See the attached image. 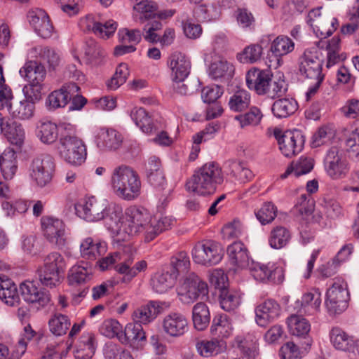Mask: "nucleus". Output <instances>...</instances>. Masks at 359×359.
I'll use <instances>...</instances> for the list:
<instances>
[{
    "instance_id": "45",
    "label": "nucleus",
    "mask_w": 359,
    "mask_h": 359,
    "mask_svg": "<svg viewBox=\"0 0 359 359\" xmlns=\"http://www.w3.org/2000/svg\"><path fill=\"white\" fill-rule=\"evenodd\" d=\"M227 168L229 175L239 183L245 184L254 177L252 172L243 162L229 161L227 162Z\"/></svg>"
},
{
    "instance_id": "48",
    "label": "nucleus",
    "mask_w": 359,
    "mask_h": 359,
    "mask_svg": "<svg viewBox=\"0 0 359 359\" xmlns=\"http://www.w3.org/2000/svg\"><path fill=\"white\" fill-rule=\"evenodd\" d=\"M298 109V104L293 98H282L274 102L272 111L278 118H286L293 114Z\"/></svg>"
},
{
    "instance_id": "55",
    "label": "nucleus",
    "mask_w": 359,
    "mask_h": 359,
    "mask_svg": "<svg viewBox=\"0 0 359 359\" xmlns=\"http://www.w3.org/2000/svg\"><path fill=\"white\" fill-rule=\"evenodd\" d=\"M71 325L68 316L56 313L48 320L50 332L55 336H62L67 333Z\"/></svg>"
},
{
    "instance_id": "62",
    "label": "nucleus",
    "mask_w": 359,
    "mask_h": 359,
    "mask_svg": "<svg viewBox=\"0 0 359 359\" xmlns=\"http://www.w3.org/2000/svg\"><path fill=\"white\" fill-rule=\"evenodd\" d=\"M262 116L261 110L257 107H252L249 111L236 116L235 119L239 121L241 127L243 128L247 126H257L260 123Z\"/></svg>"
},
{
    "instance_id": "28",
    "label": "nucleus",
    "mask_w": 359,
    "mask_h": 359,
    "mask_svg": "<svg viewBox=\"0 0 359 359\" xmlns=\"http://www.w3.org/2000/svg\"><path fill=\"white\" fill-rule=\"evenodd\" d=\"M107 251V245L104 241L88 237L83 239L80 245V253L83 258L95 260L104 255Z\"/></svg>"
},
{
    "instance_id": "8",
    "label": "nucleus",
    "mask_w": 359,
    "mask_h": 359,
    "mask_svg": "<svg viewBox=\"0 0 359 359\" xmlns=\"http://www.w3.org/2000/svg\"><path fill=\"white\" fill-rule=\"evenodd\" d=\"M59 153L67 163L79 166L87 158V148L84 142L76 135H65L60 137Z\"/></svg>"
},
{
    "instance_id": "16",
    "label": "nucleus",
    "mask_w": 359,
    "mask_h": 359,
    "mask_svg": "<svg viewBox=\"0 0 359 359\" xmlns=\"http://www.w3.org/2000/svg\"><path fill=\"white\" fill-rule=\"evenodd\" d=\"M273 134L284 156L290 157L302 150L304 139L299 131L287 130L282 133L280 129L276 128Z\"/></svg>"
},
{
    "instance_id": "1",
    "label": "nucleus",
    "mask_w": 359,
    "mask_h": 359,
    "mask_svg": "<svg viewBox=\"0 0 359 359\" xmlns=\"http://www.w3.org/2000/svg\"><path fill=\"white\" fill-rule=\"evenodd\" d=\"M109 182L113 193L123 201H135L141 194L140 177L129 165L121 164L115 167L111 172Z\"/></svg>"
},
{
    "instance_id": "58",
    "label": "nucleus",
    "mask_w": 359,
    "mask_h": 359,
    "mask_svg": "<svg viewBox=\"0 0 359 359\" xmlns=\"http://www.w3.org/2000/svg\"><path fill=\"white\" fill-rule=\"evenodd\" d=\"M171 272L177 279L180 274L187 273L190 267V260L187 253L181 251L172 256L170 259Z\"/></svg>"
},
{
    "instance_id": "5",
    "label": "nucleus",
    "mask_w": 359,
    "mask_h": 359,
    "mask_svg": "<svg viewBox=\"0 0 359 359\" xmlns=\"http://www.w3.org/2000/svg\"><path fill=\"white\" fill-rule=\"evenodd\" d=\"M151 215L145 208L136 205L127 208L124 212L123 232L131 236L142 234L147 242V231Z\"/></svg>"
},
{
    "instance_id": "44",
    "label": "nucleus",
    "mask_w": 359,
    "mask_h": 359,
    "mask_svg": "<svg viewBox=\"0 0 359 359\" xmlns=\"http://www.w3.org/2000/svg\"><path fill=\"white\" fill-rule=\"evenodd\" d=\"M119 341L126 344L146 341V335L142 326L135 322L127 324L124 330H122Z\"/></svg>"
},
{
    "instance_id": "2",
    "label": "nucleus",
    "mask_w": 359,
    "mask_h": 359,
    "mask_svg": "<svg viewBox=\"0 0 359 359\" xmlns=\"http://www.w3.org/2000/svg\"><path fill=\"white\" fill-rule=\"evenodd\" d=\"M224 181L222 170L218 163L211 161L195 170L187 182V189L200 196H208L215 192Z\"/></svg>"
},
{
    "instance_id": "49",
    "label": "nucleus",
    "mask_w": 359,
    "mask_h": 359,
    "mask_svg": "<svg viewBox=\"0 0 359 359\" xmlns=\"http://www.w3.org/2000/svg\"><path fill=\"white\" fill-rule=\"evenodd\" d=\"M338 26L339 22L337 18L329 15H324L312 29L317 36L326 38L332 35Z\"/></svg>"
},
{
    "instance_id": "12",
    "label": "nucleus",
    "mask_w": 359,
    "mask_h": 359,
    "mask_svg": "<svg viewBox=\"0 0 359 359\" xmlns=\"http://www.w3.org/2000/svg\"><path fill=\"white\" fill-rule=\"evenodd\" d=\"M323 167L327 175L333 180L345 178L349 172V163L341 151L336 147L327 150L323 160Z\"/></svg>"
},
{
    "instance_id": "33",
    "label": "nucleus",
    "mask_w": 359,
    "mask_h": 359,
    "mask_svg": "<svg viewBox=\"0 0 359 359\" xmlns=\"http://www.w3.org/2000/svg\"><path fill=\"white\" fill-rule=\"evenodd\" d=\"M133 8V18L135 21L143 23L145 20L156 15V5L150 0H130Z\"/></svg>"
},
{
    "instance_id": "41",
    "label": "nucleus",
    "mask_w": 359,
    "mask_h": 359,
    "mask_svg": "<svg viewBox=\"0 0 359 359\" xmlns=\"http://www.w3.org/2000/svg\"><path fill=\"white\" fill-rule=\"evenodd\" d=\"M175 224V218L170 216H162L154 219L151 217L149 231H147V243L153 241L163 231L171 229Z\"/></svg>"
},
{
    "instance_id": "20",
    "label": "nucleus",
    "mask_w": 359,
    "mask_h": 359,
    "mask_svg": "<svg viewBox=\"0 0 359 359\" xmlns=\"http://www.w3.org/2000/svg\"><path fill=\"white\" fill-rule=\"evenodd\" d=\"M27 18L30 25L39 36L48 39L53 35L54 27L45 11L40 8L33 9L28 13Z\"/></svg>"
},
{
    "instance_id": "42",
    "label": "nucleus",
    "mask_w": 359,
    "mask_h": 359,
    "mask_svg": "<svg viewBox=\"0 0 359 359\" xmlns=\"http://www.w3.org/2000/svg\"><path fill=\"white\" fill-rule=\"evenodd\" d=\"M175 280L170 273L158 271L151 278L150 285L155 292L163 294L173 287Z\"/></svg>"
},
{
    "instance_id": "22",
    "label": "nucleus",
    "mask_w": 359,
    "mask_h": 359,
    "mask_svg": "<svg viewBox=\"0 0 359 359\" xmlns=\"http://www.w3.org/2000/svg\"><path fill=\"white\" fill-rule=\"evenodd\" d=\"M79 90L80 87L75 83H65L59 90L49 94L46 104L49 109L65 107L71 100V96Z\"/></svg>"
},
{
    "instance_id": "64",
    "label": "nucleus",
    "mask_w": 359,
    "mask_h": 359,
    "mask_svg": "<svg viewBox=\"0 0 359 359\" xmlns=\"http://www.w3.org/2000/svg\"><path fill=\"white\" fill-rule=\"evenodd\" d=\"M104 355L105 359H134L129 351L113 342L106 344Z\"/></svg>"
},
{
    "instance_id": "47",
    "label": "nucleus",
    "mask_w": 359,
    "mask_h": 359,
    "mask_svg": "<svg viewBox=\"0 0 359 359\" xmlns=\"http://www.w3.org/2000/svg\"><path fill=\"white\" fill-rule=\"evenodd\" d=\"M92 269L88 264L73 266L68 273V280L70 285H77L84 283L91 279Z\"/></svg>"
},
{
    "instance_id": "46",
    "label": "nucleus",
    "mask_w": 359,
    "mask_h": 359,
    "mask_svg": "<svg viewBox=\"0 0 359 359\" xmlns=\"http://www.w3.org/2000/svg\"><path fill=\"white\" fill-rule=\"evenodd\" d=\"M34 102L25 97L10 106L9 113L13 118L28 120L34 116Z\"/></svg>"
},
{
    "instance_id": "15",
    "label": "nucleus",
    "mask_w": 359,
    "mask_h": 359,
    "mask_svg": "<svg viewBox=\"0 0 359 359\" xmlns=\"http://www.w3.org/2000/svg\"><path fill=\"white\" fill-rule=\"evenodd\" d=\"M253 278L259 282L281 283L284 280V270L273 263L264 264L252 261L248 266Z\"/></svg>"
},
{
    "instance_id": "27",
    "label": "nucleus",
    "mask_w": 359,
    "mask_h": 359,
    "mask_svg": "<svg viewBox=\"0 0 359 359\" xmlns=\"http://www.w3.org/2000/svg\"><path fill=\"white\" fill-rule=\"evenodd\" d=\"M161 306L158 302L150 301L147 304L137 308L132 314L133 322L147 325L154 321L161 313Z\"/></svg>"
},
{
    "instance_id": "34",
    "label": "nucleus",
    "mask_w": 359,
    "mask_h": 359,
    "mask_svg": "<svg viewBox=\"0 0 359 359\" xmlns=\"http://www.w3.org/2000/svg\"><path fill=\"white\" fill-rule=\"evenodd\" d=\"M227 254L231 263L244 269L250 264L248 250L241 242H234L227 248Z\"/></svg>"
},
{
    "instance_id": "11",
    "label": "nucleus",
    "mask_w": 359,
    "mask_h": 359,
    "mask_svg": "<svg viewBox=\"0 0 359 359\" xmlns=\"http://www.w3.org/2000/svg\"><path fill=\"white\" fill-rule=\"evenodd\" d=\"M192 258L195 263L205 266L217 264L224 256L222 245L212 240L198 242L191 251Z\"/></svg>"
},
{
    "instance_id": "36",
    "label": "nucleus",
    "mask_w": 359,
    "mask_h": 359,
    "mask_svg": "<svg viewBox=\"0 0 359 359\" xmlns=\"http://www.w3.org/2000/svg\"><path fill=\"white\" fill-rule=\"evenodd\" d=\"M233 325L230 318L226 314L217 315L212 320L210 333L215 338H228L233 332Z\"/></svg>"
},
{
    "instance_id": "7",
    "label": "nucleus",
    "mask_w": 359,
    "mask_h": 359,
    "mask_svg": "<svg viewBox=\"0 0 359 359\" xmlns=\"http://www.w3.org/2000/svg\"><path fill=\"white\" fill-rule=\"evenodd\" d=\"M177 294L184 304H191L198 299L208 298V286L198 275L191 273L187 276L177 286Z\"/></svg>"
},
{
    "instance_id": "40",
    "label": "nucleus",
    "mask_w": 359,
    "mask_h": 359,
    "mask_svg": "<svg viewBox=\"0 0 359 359\" xmlns=\"http://www.w3.org/2000/svg\"><path fill=\"white\" fill-rule=\"evenodd\" d=\"M192 321L194 328L198 331H203L208 327L210 313L205 303L198 302L193 306Z\"/></svg>"
},
{
    "instance_id": "18",
    "label": "nucleus",
    "mask_w": 359,
    "mask_h": 359,
    "mask_svg": "<svg viewBox=\"0 0 359 359\" xmlns=\"http://www.w3.org/2000/svg\"><path fill=\"white\" fill-rule=\"evenodd\" d=\"M299 72L310 79H324L322 74V62L316 48L306 49L299 62Z\"/></svg>"
},
{
    "instance_id": "37",
    "label": "nucleus",
    "mask_w": 359,
    "mask_h": 359,
    "mask_svg": "<svg viewBox=\"0 0 359 359\" xmlns=\"http://www.w3.org/2000/svg\"><path fill=\"white\" fill-rule=\"evenodd\" d=\"M0 299L11 306L18 304L20 299L16 285L5 276H0Z\"/></svg>"
},
{
    "instance_id": "29",
    "label": "nucleus",
    "mask_w": 359,
    "mask_h": 359,
    "mask_svg": "<svg viewBox=\"0 0 359 359\" xmlns=\"http://www.w3.org/2000/svg\"><path fill=\"white\" fill-rule=\"evenodd\" d=\"M1 132L9 142L18 146L23 143L25 137L22 125L9 118L1 123Z\"/></svg>"
},
{
    "instance_id": "19",
    "label": "nucleus",
    "mask_w": 359,
    "mask_h": 359,
    "mask_svg": "<svg viewBox=\"0 0 359 359\" xmlns=\"http://www.w3.org/2000/svg\"><path fill=\"white\" fill-rule=\"evenodd\" d=\"M106 208L107 205L102 201L93 196L88 198L83 203L75 205L77 215L89 222L101 220L104 217Z\"/></svg>"
},
{
    "instance_id": "60",
    "label": "nucleus",
    "mask_w": 359,
    "mask_h": 359,
    "mask_svg": "<svg viewBox=\"0 0 359 359\" xmlns=\"http://www.w3.org/2000/svg\"><path fill=\"white\" fill-rule=\"evenodd\" d=\"M234 69L231 64L224 60H219L211 63L209 69L210 75L214 79L220 78L230 79L233 74Z\"/></svg>"
},
{
    "instance_id": "21",
    "label": "nucleus",
    "mask_w": 359,
    "mask_h": 359,
    "mask_svg": "<svg viewBox=\"0 0 359 359\" xmlns=\"http://www.w3.org/2000/svg\"><path fill=\"white\" fill-rule=\"evenodd\" d=\"M255 313L257 324L265 327L279 316L280 307L276 301L269 299L258 304Z\"/></svg>"
},
{
    "instance_id": "23",
    "label": "nucleus",
    "mask_w": 359,
    "mask_h": 359,
    "mask_svg": "<svg viewBox=\"0 0 359 359\" xmlns=\"http://www.w3.org/2000/svg\"><path fill=\"white\" fill-rule=\"evenodd\" d=\"M21 296L23 299L31 304H38L40 306H46L50 300L49 293L38 288L34 281H25L20 285Z\"/></svg>"
},
{
    "instance_id": "54",
    "label": "nucleus",
    "mask_w": 359,
    "mask_h": 359,
    "mask_svg": "<svg viewBox=\"0 0 359 359\" xmlns=\"http://www.w3.org/2000/svg\"><path fill=\"white\" fill-rule=\"evenodd\" d=\"M36 136L44 144L53 143L58 137L57 125L51 121L41 123L36 128Z\"/></svg>"
},
{
    "instance_id": "10",
    "label": "nucleus",
    "mask_w": 359,
    "mask_h": 359,
    "mask_svg": "<svg viewBox=\"0 0 359 359\" xmlns=\"http://www.w3.org/2000/svg\"><path fill=\"white\" fill-rule=\"evenodd\" d=\"M349 293L346 282L340 277H337L326 292L325 306L332 314L341 313L348 306Z\"/></svg>"
},
{
    "instance_id": "51",
    "label": "nucleus",
    "mask_w": 359,
    "mask_h": 359,
    "mask_svg": "<svg viewBox=\"0 0 359 359\" xmlns=\"http://www.w3.org/2000/svg\"><path fill=\"white\" fill-rule=\"evenodd\" d=\"M287 323L290 334L297 337H305L311 330L309 322L302 316H290Z\"/></svg>"
},
{
    "instance_id": "39",
    "label": "nucleus",
    "mask_w": 359,
    "mask_h": 359,
    "mask_svg": "<svg viewBox=\"0 0 359 359\" xmlns=\"http://www.w3.org/2000/svg\"><path fill=\"white\" fill-rule=\"evenodd\" d=\"M236 348L242 355L239 358L234 357V352H229L226 357H223L222 359H254L257 355V346L256 343L252 340L249 341L241 337H237L235 339Z\"/></svg>"
},
{
    "instance_id": "25",
    "label": "nucleus",
    "mask_w": 359,
    "mask_h": 359,
    "mask_svg": "<svg viewBox=\"0 0 359 359\" xmlns=\"http://www.w3.org/2000/svg\"><path fill=\"white\" fill-rule=\"evenodd\" d=\"M104 220L106 227L115 234H120L123 232L124 213H123L122 207L116 203L109 204L105 211Z\"/></svg>"
},
{
    "instance_id": "52",
    "label": "nucleus",
    "mask_w": 359,
    "mask_h": 359,
    "mask_svg": "<svg viewBox=\"0 0 359 359\" xmlns=\"http://www.w3.org/2000/svg\"><path fill=\"white\" fill-rule=\"evenodd\" d=\"M321 292L318 289H313L305 293L302 297V306L304 313L313 314L320 310Z\"/></svg>"
},
{
    "instance_id": "53",
    "label": "nucleus",
    "mask_w": 359,
    "mask_h": 359,
    "mask_svg": "<svg viewBox=\"0 0 359 359\" xmlns=\"http://www.w3.org/2000/svg\"><path fill=\"white\" fill-rule=\"evenodd\" d=\"M290 238V232L286 227L277 226L271 231L269 243L272 248L280 249L287 245Z\"/></svg>"
},
{
    "instance_id": "4",
    "label": "nucleus",
    "mask_w": 359,
    "mask_h": 359,
    "mask_svg": "<svg viewBox=\"0 0 359 359\" xmlns=\"http://www.w3.org/2000/svg\"><path fill=\"white\" fill-rule=\"evenodd\" d=\"M121 260L123 262L117 264L115 269L118 273L124 275V279L128 281H130L139 273L145 271L147 268V263L144 260L139 261L132 266L134 262L133 255L130 254L128 257L124 258L119 252L109 253L107 256L99 259L97 266L100 270L104 271Z\"/></svg>"
},
{
    "instance_id": "30",
    "label": "nucleus",
    "mask_w": 359,
    "mask_h": 359,
    "mask_svg": "<svg viewBox=\"0 0 359 359\" xmlns=\"http://www.w3.org/2000/svg\"><path fill=\"white\" fill-rule=\"evenodd\" d=\"M130 117L135 125L146 134L157 133L162 128L160 123L154 122L146 110L142 107L133 109Z\"/></svg>"
},
{
    "instance_id": "31",
    "label": "nucleus",
    "mask_w": 359,
    "mask_h": 359,
    "mask_svg": "<svg viewBox=\"0 0 359 359\" xmlns=\"http://www.w3.org/2000/svg\"><path fill=\"white\" fill-rule=\"evenodd\" d=\"M29 54L36 57L39 65H47L50 69H55L60 62V57L53 48L47 46H35L30 49Z\"/></svg>"
},
{
    "instance_id": "6",
    "label": "nucleus",
    "mask_w": 359,
    "mask_h": 359,
    "mask_svg": "<svg viewBox=\"0 0 359 359\" xmlns=\"http://www.w3.org/2000/svg\"><path fill=\"white\" fill-rule=\"evenodd\" d=\"M65 266V258L60 252H50L43 258V266L36 271L38 278L43 285L55 287L59 283L60 275L64 272Z\"/></svg>"
},
{
    "instance_id": "63",
    "label": "nucleus",
    "mask_w": 359,
    "mask_h": 359,
    "mask_svg": "<svg viewBox=\"0 0 359 359\" xmlns=\"http://www.w3.org/2000/svg\"><path fill=\"white\" fill-rule=\"evenodd\" d=\"M194 16L198 21L209 22L217 19L219 13L212 5L196 4L194 8Z\"/></svg>"
},
{
    "instance_id": "26",
    "label": "nucleus",
    "mask_w": 359,
    "mask_h": 359,
    "mask_svg": "<svg viewBox=\"0 0 359 359\" xmlns=\"http://www.w3.org/2000/svg\"><path fill=\"white\" fill-rule=\"evenodd\" d=\"M196 349L202 358H214L226 351L227 344L224 339L215 337L210 339H202L196 343Z\"/></svg>"
},
{
    "instance_id": "56",
    "label": "nucleus",
    "mask_w": 359,
    "mask_h": 359,
    "mask_svg": "<svg viewBox=\"0 0 359 359\" xmlns=\"http://www.w3.org/2000/svg\"><path fill=\"white\" fill-rule=\"evenodd\" d=\"M330 341L333 346L339 351H345L352 344L354 337L348 335L339 327H334L330 332Z\"/></svg>"
},
{
    "instance_id": "32",
    "label": "nucleus",
    "mask_w": 359,
    "mask_h": 359,
    "mask_svg": "<svg viewBox=\"0 0 359 359\" xmlns=\"http://www.w3.org/2000/svg\"><path fill=\"white\" fill-rule=\"evenodd\" d=\"M95 336L91 332L83 333L74 352L76 359H91L96 348Z\"/></svg>"
},
{
    "instance_id": "38",
    "label": "nucleus",
    "mask_w": 359,
    "mask_h": 359,
    "mask_svg": "<svg viewBox=\"0 0 359 359\" xmlns=\"http://www.w3.org/2000/svg\"><path fill=\"white\" fill-rule=\"evenodd\" d=\"M20 74L27 80L29 83L43 82L46 71L45 67L39 65L36 61H29L20 69Z\"/></svg>"
},
{
    "instance_id": "3",
    "label": "nucleus",
    "mask_w": 359,
    "mask_h": 359,
    "mask_svg": "<svg viewBox=\"0 0 359 359\" xmlns=\"http://www.w3.org/2000/svg\"><path fill=\"white\" fill-rule=\"evenodd\" d=\"M246 83L249 89L255 90L258 95H266L270 97H279L287 90L284 80L272 81L270 71L254 68L246 74Z\"/></svg>"
},
{
    "instance_id": "35",
    "label": "nucleus",
    "mask_w": 359,
    "mask_h": 359,
    "mask_svg": "<svg viewBox=\"0 0 359 359\" xmlns=\"http://www.w3.org/2000/svg\"><path fill=\"white\" fill-rule=\"evenodd\" d=\"M82 25H86L88 30H92L98 36L103 39L109 38L116 30L117 23L110 20L104 23L95 22L92 17H87L81 21Z\"/></svg>"
},
{
    "instance_id": "50",
    "label": "nucleus",
    "mask_w": 359,
    "mask_h": 359,
    "mask_svg": "<svg viewBox=\"0 0 359 359\" xmlns=\"http://www.w3.org/2000/svg\"><path fill=\"white\" fill-rule=\"evenodd\" d=\"M314 161L312 158L301 156L298 161L293 162L286 171L281 175V178H286L290 174L294 173L296 177L307 174L313 168Z\"/></svg>"
},
{
    "instance_id": "59",
    "label": "nucleus",
    "mask_w": 359,
    "mask_h": 359,
    "mask_svg": "<svg viewBox=\"0 0 359 359\" xmlns=\"http://www.w3.org/2000/svg\"><path fill=\"white\" fill-rule=\"evenodd\" d=\"M219 304L223 310L233 311L241 304V294L234 290H223L219 294Z\"/></svg>"
},
{
    "instance_id": "57",
    "label": "nucleus",
    "mask_w": 359,
    "mask_h": 359,
    "mask_svg": "<svg viewBox=\"0 0 359 359\" xmlns=\"http://www.w3.org/2000/svg\"><path fill=\"white\" fill-rule=\"evenodd\" d=\"M294 48V43L288 36L280 35L271 43L270 50L276 57H281L291 53Z\"/></svg>"
},
{
    "instance_id": "9",
    "label": "nucleus",
    "mask_w": 359,
    "mask_h": 359,
    "mask_svg": "<svg viewBox=\"0 0 359 359\" xmlns=\"http://www.w3.org/2000/svg\"><path fill=\"white\" fill-rule=\"evenodd\" d=\"M55 170L54 158L48 154H41L32 159L29 175L37 186L44 187L52 181Z\"/></svg>"
},
{
    "instance_id": "24",
    "label": "nucleus",
    "mask_w": 359,
    "mask_h": 359,
    "mask_svg": "<svg viewBox=\"0 0 359 359\" xmlns=\"http://www.w3.org/2000/svg\"><path fill=\"white\" fill-rule=\"evenodd\" d=\"M168 65L174 81H184L190 72L191 63L184 54L175 52L169 57Z\"/></svg>"
},
{
    "instance_id": "43",
    "label": "nucleus",
    "mask_w": 359,
    "mask_h": 359,
    "mask_svg": "<svg viewBox=\"0 0 359 359\" xmlns=\"http://www.w3.org/2000/svg\"><path fill=\"white\" fill-rule=\"evenodd\" d=\"M0 168L5 180H11L17 169L16 154L13 149H7L0 156Z\"/></svg>"
},
{
    "instance_id": "14",
    "label": "nucleus",
    "mask_w": 359,
    "mask_h": 359,
    "mask_svg": "<svg viewBox=\"0 0 359 359\" xmlns=\"http://www.w3.org/2000/svg\"><path fill=\"white\" fill-rule=\"evenodd\" d=\"M123 134L113 128L101 127L94 132V143L103 152L119 150L123 143Z\"/></svg>"
},
{
    "instance_id": "13",
    "label": "nucleus",
    "mask_w": 359,
    "mask_h": 359,
    "mask_svg": "<svg viewBox=\"0 0 359 359\" xmlns=\"http://www.w3.org/2000/svg\"><path fill=\"white\" fill-rule=\"evenodd\" d=\"M41 229L46 239L58 248L67 243V236L65 224L62 220L50 216H43L41 219Z\"/></svg>"
},
{
    "instance_id": "61",
    "label": "nucleus",
    "mask_w": 359,
    "mask_h": 359,
    "mask_svg": "<svg viewBox=\"0 0 359 359\" xmlns=\"http://www.w3.org/2000/svg\"><path fill=\"white\" fill-rule=\"evenodd\" d=\"M250 103V95L244 90H237L229 99V106L233 111H241L247 109Z\"/></svg>"
},
{
    "instance_id": "17",
    "label": "nucleus",
    "mask_w": 359,
    "mask_h": 359,
    "mask_svg": "<svg viewBox=\"0 0 359 359\" xmlns=\"http://www.w3.org/2000/svg\"><path fill=\"white\" fill-rule=\"evenodd\" d=\"M161 327L167 336L179 338L189 331V321L184 314L179 312H170L163 317Z\"/></svg>"
}]
</instances>
